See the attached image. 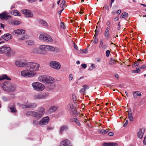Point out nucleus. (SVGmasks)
Wrapping results in <instances>:
<instances>
[{"mask_svg":"<svg viewBox=\"0 0 146 146\" xmlns=\"http://www.w3.org/2000/svg\"><path fill=\"white\" fill-rule=\"evenodd\" d=\"M67 109L70 111H73L75 109V108L73 105L72 104H70L67 106Z\"/></svg>","mask_w":146,"mask_h":146,"instance_id":"28","label":"nucleus"},{"mask_svg":"<svg viewBox=\"0 0 146 146\" xmlns=\"http://www.w3.org/2000/svg\"><path fill=\"white\" fill-rule=\"evenodd\" d=\"M10 109L11 110V111L13 113L17 112V110L16 109V108L14 106L10 107Z\"/></svg>","mask_w":146,"mask_h":146,"instance_id":"38","label":"nucleus"},{"mask_svg":"<svg viewBox=\"0 0 146 146\" xmlns=\"http://www.w3.org/2000/svg\"><path fill=\"white\" fill-rule=\"evenodd\" d=\"M98 132L100 133L103 135H104V130L103 129L100 130L98 131Z\"/></svg>","mask_w":146,"mask_h":146,"instance_id":"55","label":"nucleus"},{"mask_svg":"<svg viewBox=\"0 0 146 146\" xmlns=\"http://www.w3.org/2000/svg\"><path fill=\"white\" fill-rule=\"evenodd\" d=\"M139 67H136V70H133L132 71L133 73H138L140 72V70L139 68H139Z\"/></svg>","mask_w":146,"mask_h":146,"instance_id":"41","label":"nucleus"},{"mask_svg":"<svg viewBox=\"0 0 146 146\" xmlns=\"http://www.w3.org/2000/svg\"><path fill=\"white\" fill-rule=\"evenodd\" d=\"M4 79H6L8 80H10L11 79L7 75L3 74L0 76V81Z\"/></svg>","mask_w":146,"mask_h":146,"instance_id":"26","label":"nucleus"},{"mask_svg":"<svg viewBox=\"0 0 146 146\" xmlns=\"http://www.w3.org/2000/svg\"><path fill=\"white\" fill-rule=\"evenodd\" d=\"M50 66L52 68L56 69L59 70L61 67L60 63L56 61H52L50 63Z\"/></svg>","mask_w":146,"mask_h":146,"instance_id":"12","label":"nucleus"},{"mask_svg":"<svg viewBox=\"0 0 146 146\" xmlns=\"http://www.w3.org/2000/svg\"><path fill=\"white\" fill-rule=\"evenodd\" d=\"M49 121V118L48 116L43 118L39 122V124L40 125H46L48 124Z\"/></svg>","mask_w":146,"mask_h":146,"instance_id":"13","label":"nucleus"},{"mask_svg":"<svg viewBox=\"0 0 146 146\" xmlns=\"http://www.w3.org/2000/svg\"><path fill=\"white\" fill-rule=\"evenodd\" d=\"M27 63L25 60L21 59L16 61L15 62V64L17 67H23L26 65H27Z\"/></svg>","mask_w":146,"mask_h":146,"instance_id":"11","label":"nucleus"},{"mask_svg":"<svg viewBox=\"0 0 146 146\" xmlns=\"http://www.w3.org/2000/svg\"><path fill=\"white\" fill-rule=\"evenodd\" d=\"M128 118L130 121H133V118L132 117L133 113L131 112V110H129L128 111Z\"/></svg>","mask_w":146,"mask_h":146,"instance_id":"27","label":"nucleus"},{"mask_svg":"<svg viewBox=\"0 0 146 146\" xmlns=\"http://www.w3.org/2000/svg\"><path fill=\"white\" fill-rule=\"evenodd\" d=\"M2 99L5 102H7L9 100L8 97L6 96H3L2 97Z\"/></svg>","mask_w":146,"mask_h":146,"instance_id":"42","label":"nucleus"},{"mask_svg":"<svg viewBox=\"0 0 146 146\" xmlns=\"http://www.w3.org/2000/svg\"><path fill=\"white\" fill-rule=\"evenodd\" d=\"M54 129V127H48L47 129L49 130H52Z\"/></svg>","mask_w":146,"mask_h":146,"instance_id":"53","label":"nucleus"},{"mask_svg":"<svg viewBox=\"0 0 146 146\" xmlns=\"http://www.w3.org/2000/svg\"><path fill=\"white\" fill-rule=\"evenodd\" d=\"M60 27L61 29H64L65 28V26L64 25V24L62 22H61L60 24Z\"/></svg>","mask_w":146,"mask_h":146,"instance_id":"44","label":"nucleus"},{"mask_svg":"<svg viewBox=\"0 0 146 146\" xmlns=\"http://www.w3.org/2000/svg\"><path fill=\"white\" fill-rule=\"evenodd\" d=\"M95 36L96 37L98 35V31H97V30H96L95 31Z\"/></svg>","mask_w":146,"mask_h":146,"instance_id":"56","label":"nucleus"},{"mask_svg":"<svg viewBox=\"0 0 146 146\" xmlns=\"http://www.w3.org/2000/svg\"><path fill=\"white\" fill-rule=\"evenodd\" d=\"M110 29V27H108L106 29L104 33V35L106 39H108L110 36L109 33V31Z\"/></svg>","mask_w":146,"mask_h":146,"instance_id":"22","label":"nucleus"},{"mask_svg":"<svg viewBox=\"0 0 146 146\" xmlns=\"http://www.w3.org/2000/svg\"><path fill=\"white\" fill-rule=\"evenodd\" d=\"M121 12V10H119L117 11V13L119 14H120Z\"/></svg>","mask_w":146,"mask_h":146,"instance_id":"63","label":"nucleus"},{"mask_svg":"<svg viewBox=\"0 0 146 146\" xmlns=\"http://www.w3.org/2000/svg\"><path fill=\"white\" fill-rule=\"evenodd\" d=\"M114 134L113 132H110L108 133V135L110 136H112Z\"/></svg>","mask_w":146,"mask_h":146,"instance_id":"59","label":"nucleus"},{"mask_svg":"<svg viewBox=\"0 0 146 146\" xmlns=\"http://www.w3.org/2000/svg\"><path fill=\"white\" fill-rule=\"evenodd\" d=\"M38 22L39 24H41L42 26H47L48 25V23L46 21L43 19H40Z\"/></svg>","mask_w":146,"mask_h":146,"instance_id":"31","label":"nucleus"},{"mask_svg":"<svg viewBox=\"0 0 146 146\" xmlns=\"http://www.w3.org/2000/svg\"><path fill=\"white\" fill-rule=\"evenodd\" d=\"M60 146H72L70 141L68 139L62 141L60 143Z\"/></svg>","mask_w":146,"mask_h":146,"instance_id":"16","label":"nucleus"},{"mask_svg":"<svg viewBox=\"0 0 146 146\" xmlns=\"http://www.w3.org/2000/svg\"><path fill=\"white\" fill-rule=\"evenodd\" d=\"M27 66L28 68L34 72L38 70L40 66L39 64L34 62H28Z\"/></svg>","mask_w":146,"mask_h":146,"instance_id":"8","label":"nucleus"},{"mask_svg":"<svg viewBox=\"0 0 146 146\" xmlns=\"http://www.w3.org/2000/svg\"><path fill=\"white\" fill-rule=\"evenodd\" d=\"M9 24L13 25H18L20 23V22L17 20H11L9 22Z\"/></svg>","mask_w":146,"mask_h":146,"instance_id":"24","label":"nucleus"},{"mask_svg":"<svg viewBox=\"0 0 146 146\" xmlns=\"http://www.w3.org/2000/svg\"><path fill=\"white\" fill-rule=\"evenodd\" d=\"M48 96V94L47 93H38L34 95V98L36 100H44Z\"/></svg>","mask_w":146,"mask_h":146,"instance_id":"9","label":"nucleus"},{"mask_svg":"<svg viewBox=\"0 0 146 146\" xmlns=\"http://www.w3.org/2000/svg\"><path fill=\"white\" fill-rule=\"evenodd\" d=\"M33 124L35 126H37L38 124H39V122L38 121L36 120H34L33 122Z\"/></svg>","mask_w":146,"mask_h":146,"instance_id":"43","label":"nucleus"},{"mask_svg":"<svg viewBox=\"0 0 146 146\" xmlns=\"http://www.w3.org/2000/svg\"><path fill=\"white\" fill-rule=\"evenodd\" d=\"M8 17L9 16L6 12H4L0 14V18L1 19H7L8 18Z\"/></svg>","mask_w":146,"mask_h":146,"instance_id":"32","label":"nucleus"},{"mask_svg":"<svg viewBox=\"0 0 146 146\" xmlns=\"http://www.w3.org/2000/svg\"><path fill=\"white\" fill-rule=\"evenodd\" d=\"M89 87L87 85H85L83 86V88L80 91V93L84 94L86 90L89 88Z\"/></svg>","mask_w":146,"mask_h":146,"instance_id":"33","label":"nucleus"},{"mask_svg":"<svg viewBox=\"0 0 146 146\" xmlns=\"http://www.w3.org/2000/svg\"><path fill=\"white\" fill-rule=\"evenodd\" d=\"M65 1L64 0H63L61 3L60 7L62 8L63 7V6L64 5Z\"/></svg>","mask_w":146,"mask_h":146,"instance_id":"49","label":"nucleus"},{"mask_svg":"<svg viewBox=\"0 0 146 146\" xmlns=\"http://www.w3.org/2000/svg\"><path fill=\"white\" fill-rule=\"evenodd\" d=\"M55 50L57 52H59L60 51V50L59 48H55Z\"/></svg>","mask_w":146,"mask_h":146,"instance_id":"60","label":"nucleus"},{"mask_svg":"<svg viewBox=\"0 0 146 146\" xmlns=\"http://www.w3.org/2000/svg\"><path fill=\"white\" fill-rule=\"evenodd\" d=\"M103 8H104L105 9L107 10H108L109 9V7L107 5H105L104 7H103Z\"/></svg>","mask_w":146,"mask_h":146,"instance_id":"57","label":"nucleus"},{"mask_svg":"<svg viewBox=\"0 0 146 146\" xmlns=\"http://www.w3.org/2000/svg\"><path fill=\"white\" fill-rule=\"evenodd\" d=\"M46 48L49 51L53 52L55 51V48L54 47L50 46V45H47Z\"/></svg>","mask_w":146,"mask_h":146,"instance_id":"34","label":"nucleus"},{"mask_svg":"<svg viewBox=\"0 0 146 146\" xmlns=\"http://www.w3.org/2000/svg\"><path fill=\"white\" fill-rule=\"evenodd\" d=\"M145 129L144 128H142L139 129V131L138 132V137L140 139H141L143 136V134L145 132Z\"/></svg>","mask_w":146,"mask_h":146,"instance_id":"20","label":"nucleus"},{"mask_svg":"<svg viewBox=\"0 0 146 146\" xmlns=\"http://www.w3.org/2000/svg\"><path fill=\"white\" fill-rule=\"evenodd\" d=\"M27 70L22 71L21 72V75L25 77H33L36 74V72L31 70L29 68Z\"/></svg>","mask_w":146,"mask_h":146,"instance_id":"5","label":"nucleus"},{"mask_svg":"<svg viewBox=\"0 0 146 146\" xmlns=\"http://www.w3.org/2000/svg\"><path fill=\"white\" fill-rule=\"evenodd\" d=\"M39 39L45 42H50L53 41L51 36L47 34H42L39 37Z\"/></svg>","mask_w":146,"mask_h":146,"instance_id":"7","label":"nucleus"},{"mask_svg":"<svg viewBox=\"0 0 146 146\" xmlns=\"http://www.w3.org/2000/svg\"><path fill=\"white\" fill-rule=\"evenodd\" d=\"M82 67L84 69L86 68L87 67V65L85 64H83L81 65Z\"/></svg>","mask_w":146,"mask_h":146,"instance_id":"51","label":"nucleus"},{"mask_svg":"<svg viewBox=\"0 0 146 146\" xmlns=\"http://www.w3.org/2000/svg\"><path fill=\"white\" fill-rule=\"evenodd\" d=\"M103 40L101 39L100 40V44L99 46V47H101L103 44Z\"/></svg>","mask_w":146,"mask_h":146,"instance_id":"50","label":"nucleus"},{"mask_svg":"<svg viewBox=\"0 0 146 146\" xmlns=\"http://www.w3.org/2000/svg\"><path fill=\"white\" fill-rule=\"evenodd\" d=\"M28 36L27 35H24V36L19 38L18 39L19 40H24L28 38Z\"/></svg>","mask_w":146,"mask_h":146,"instance_id":"40","label":"nucleus"},{"mask_svg":"<svg viewBox=\"0 0 146 146\" xmlns=\"http://www.w3.org/2000/svg\"><path fill=\"white\" fill-rule=\"evenodd\" d=\"M71 121H74L76 122V124L79 126H80L81 125V124L79 121L78 119L77 118H75L72 120H70Z\"/></svg>","mask_w":146,"mask_h":146,"instance_id":"35","label":"nucleus"},{"mask_svg":"<svg viewBox=\"0 0 146 146\" xmlns=\"http://www.w3.org/2000/svg\"><path fill=\"white\" fill-rule=\"evenodd\" d=\"M19 106H20L23 108H32L36 107L37 105L35 103H27L24 104H17Z\"/></svg>","mask_w":146,"mask_h":146,"instance_id":"10","label":"nucleus"},{"mask_svg":"<svg viewBox=\"0 0 146 146\" xmlns=\"http://www.w3.org/2000/svg\"><path fill=\"white\" fill-rule=\"evenodd\" d=\"M0 86L4 91L8 92H15L17 88L16 84L11 83L9 81L5 82L2 84H0Z\"/></svg>","mask_w":146,"mask_h":146,"instance_id":"1","label":"nucleus"},{"mask_svg":"<svg viewBox=\"0 0 146 146\" xmlns=\"http://www.w3.org/2000/svg\"><path fill=\"white\" fill-rule=\"evenodd\" d=\"M39 50V47L38 48H35L33 49L32 52L35 53L40 54Z\"/></svg>","mask_w":146,"mask_h":146,"instance_id":"36","label":"nucleus"},{"mask_svg":"<svg viewBox=\"0 0 146 146\" xmlns=\"http://www.w3.org/2000/svg\"><path fill=\"white\" fill-rule=\"evenodd\" d=\"M142 61V60H141L140 59H138L137 61L134 62V64L132 65V67H135L136 66H137L139 65V64H142V63L141 62Z\"/></svg>","mask_w":146,"mask_h":146,"instance_id":"29","label":"nucleus"},{"mask_svg":"<svg viewBox=\"0 0 146 146\" xmlns=\"http://www.w3.org/2000/svg\"><path fill=\"white\" fill-rule=\"evenodd\" d=\"M146 66L145 65H143L142 66L140 67V68L141 69H143L145 68Z\"/></svg>","mask_w":146,"mask_h":146,"instance_id":"62","label":"nucleus"},{"mask_svg":"<svg viewBox=\"0 0 146 146\" xmlns=\"http://www.w3.org/2000/svg\"><path fill=\"white\" fill-rule=\"evenodd\" d=\"M58 107L57 106H52L49 108L48 111L49 113H51L55 112L58 109Z\"/></svg>","mask_w":146,"mask_h":146,"instance_id":"21","label":"nucleus"},{"mask_svg":"<svg viewBox=\"0 0 146 146\" xmlns=\"http://www.w3.org/2000/svg\"><path fill=\"white\" fill-rule=\"evenodd\" d=\"M82 52L84 53H87V49H84L82 50Z\"/></svg>","mask_w":146,"mask_h":146,"instance_id":"61","label":"nucleus"},{"mask_svg":"<svg viewBox=\"0 0 146 146\" xmlns=\"http://www.w3.org/2000/svg\"><path fill=\"white\" fill-rule=\"evenodd\" d=\"M27 43L28 45H31L34 44V42L32 40H28L27 42Z\"/></svg>","mask_w":146,"mask_h":146,"instance_id":"39","label":"nucleus"},{"mask_svg":"<svg viewBox=\"0 0 146 146\" xmlns=\"http://www.w3.org/2000/svg\"><path fill=\"white\" fill-rule=\"evenodd\" d=\"M68 129V126L66 125H64L60 126L59 128V133L61 135L63 134L64 132L67 130Z\"/></svg>","mask_w":146,"mask_h":146,"instance_id":"17","label":"nucleus"},{"mask_svg":"<svg viewBox=\"0 0 146 146\" xmlns=\"http://www.w3.org/2000/svg\"><path fill=\"white\" fill-rule=\"evenodd\" d=\"M47 46V45H42L39 46L40 54H45L46 53V49Z\"/></svg>","mask_w":146,"mask_h":146,"instance_id":"14","label":"nucleus"},{"mask_svg":"<svg viewBox=\"0 0 146 146\" xmlns=\"http://www.w3.org/2000/svg\"><path fill=\"white\" fill-rule=\"evenodd\" d=\"M98 42V39L96 38H95L94 39V42L95 43H97Z\"/></svg>","mask_w":146,"mask_h":146,"instance_id":"58","label":"nucleus"},{"mask_svg":"<svg viewBox=\"0 0 146 146\" xmlns=\"http://www.w3.org/2000/svg\"><path fill=\"white\" fill-rule=\"evenodd\" d=\"M74 47L75 49L76 50L77 49L78 47L76 45L74 44Z\"/></svg>","mask_w":146,"mask_h":146,"instance_id":"64","label":"nucleus"},{"mask_svg":"<svg viewBox=\"0 0 146 146\" xmlns=\"http://www.w3.org/2000/svg\"><path fill=\"white\" fill-rule=\"evenodd\" d=\"M22 12L23 14L26 17H31L33 16V15L32 13L28 10L24 9L22 10Z\"/></svg>","mask_w":146,"mask_h":146,"instance_id":"18","label":"nucleus"},{"mask_svg":"<svg viewBox=\"0 0 146 146\" xmlns=\"http://www.w3.org/2000/svg\"><path fill=\"white\" fill-rule=\"evenodd\" d=\"M0 54L10 56L13 55L14 53L9 47L4 45L0 46Z\"/></svg>","mask_w":146,"mask_h":146,"instance_id":"4","label":"nucleus"},{"mask_svg":"<svg viewBox=\"0 0 146 146\" xmlns=\"http://www.w3.org/2000/svg\"><path fill=\"white\" fill-rule=\"evenodd\" d=\"M12 38V36L9 33L5 34L1 36V38L6 41H8L10 40Z\"/></svg>","mask_w":146,"mask_h":146,"instance_id":"19","label":"nucleus"},{"mask_svg":"<svg viewBox=\"0 0 146 146\" xmlns=\"http://www.w3.org/2000/svg\"><path fill=\"white\" fill-rule=\"evenodd\" d=\"M128 16V14L127 13L124 12L120 16V18H127Z\"/></svg>","mask_w":146,"mask_h":146,"instance_id":"37","label":"nucleus"},{"mask_svg":"<svg viewBox=\"0 0 146 146\" xmlns=\"http://www.w3.org/2000/svg\"><path fill=\"white\" fill-rule=\"evenodd\" d=\"M110 53V51L109 50H107L106 51V55L107 57H108L109 56Z\"/></svg>","mask_w":146,"mask_h":146,"instance_id":"45","label":"nucleus"},{"mask_svg":"<svg viewBox=\"0 0 146 146\" xmlns=\"http://www.w3.org/2000/svg\"><path fill=\"white\" fill-rule=\"evenodd\" d=\"M45 112L44 108L41 107L39 109L38 112L32 111H28L26 113V115L27 116H30L35 117L38 119H39L42 116Z\"/></svg>","mask_w":146,"mask_h":146,"instance_id":"2","label":"nucleus"},{"mask_svg":"<svg viewBox=\"0 0 146 146\" xmlns=\"http://www.w3.org/2000/svg\"><path fill=\"white\" fill-rule=\"evenodd\" d=\"M128 120H126V121L124 124L123 125V127H125L127 126L128 123Z\"/></svg>","mask_w":146,"mask_h":146,"instance_id":"54","label":"nucleus"},{"mask_svg":"<svg viewBox=\"0 0 146 146\" xmlns=\"http://www.w3.org/2000/svg\"><path fill=\"white\" fill-rule=\"evenodd\" d=\"M72 74H70L69 75V80L70 81H71L72 80Z\"/></svg>","mask_w":146,"mask_h":146,"instance_id":"46","label":"nucleus"},{"mask_svg":"<svg viewBox=\"0 0 146 146\" xmlns=\"http://www.w3.org/2000/svg\"><path fill=\"white\" fill-rule=\"evenodd\" d=\"M25 33V31L22 29H17L13 31L12 33L16 36L19 35L24 34Z\"/></svg>","mask_w":146,"mask_h":146,"instance_id":"15","label":"nucleus"},{"mask_svg":"<svg viewBox=\"0 0 146 146\" xmlns=\"http://www.w3.org/2000/svg\"><path fill=\"white\" fill-rule=\"evenodd\" d=\"M109 129H107L106 130H104V135L107 133L109 131Z\"/></svg>","mask_w":146,"mask_h":146,"instance_id":"52","label":"nucleus"},{"mask_svg":"<svg viewBox=\"0 0 146 146\" xmlns=\"http://www.w3.org/2000/svg\"><path fill=\"white\" fill-rule=\"evenodd\" d=\"M73 114L74 115H77L78 114V112L77 111H76L74 110H73Z\"/></svg>","mask_w":146,"mask_h":146,"instance_id":"48","label":"nucleus"},{"mask_svg":"<svg viewBox=\"0 0 146 146\" xmlns=\"http://www.w3.org/2000/svg\"><path fill=\"white\" fill-rule=\"evenodd\" d=\"M115 62L113 59H111L110 62L109 64H110L112 65L115 63Z\"/></svg>","mask_w":146,"mask_h":146,"instance_id":"47","label":"nucleus"},{"mask_svg":"<svg viewBox=\"0 0 146 146\" xmlns=\"http://www.w3.org/2000/svg\"><path fill=\"white\" fill-rule=\"evenodd\" d=\"M141 95L140 92L139 91H134L133 92V96L134 98H136L137 96H141Z\"/></svg>","mask_w":146,"mask_h":146,"instance_id":"30","label":"nucleus"},{"mask_svg":"<svg viewBox=\"0 0 146 146\" xmlns=\"http://www.w3.org/2000/svg\"><path fill=\"white\" fill-rule=\"evenodd\" d=\"M117 145V144L115 142H110L108 143L104 142L102 144L104 146H116Z\"/></svg>","mask_w":146,"mask_h":146,"instance_id":"23","label":"nucleus"},{"mask_svg":"<svg viewBox=\"0 0 146 146\" xmlns=\"http://www.w3.org/2000/svg\"><path fill=\"white\" fill-rule=\"evenodd\" d=\"M32 85L35 90L38 92L43 91L45 88L44 84L38 82H34L32 83Z\"/></svg>","mask_w":146,"mask_h":146,"instance_id":"6","label":"nucleus"},{"mask_svg":"<svg viewBox=\"0 0 146 146\" xmlns=\"http://www.w3.org/2000/svg\"><path fill=\"white\" fill-rule=\"evenodd\" d=\"M10 13L15 16H20L21 14L17 10H15L11 11Z\"/></svg>","mask_w":146,"mask_h":146,"instance_id":"25","label":"nucleus"},{"mask_svg":"<svg viewBox=\"0 0 146 146\" xmlns=\"http://www.w3.org/2000/svg\"><path fill=\"white\" fill-rule=\"evenodd\" d=\"M38 79L40 82L47 84H53L55 81L53 77L48 76H40L38 77Z\"/></svg>","mask_w":146,"mask_h":146,"instance_id":"3","label":"nucleus"}]
</instances>
